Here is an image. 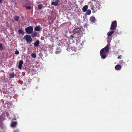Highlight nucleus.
<instances>
[{
	"label": "nucleus",
	"instance_id": "cd10ccee",
	"mask_svg": "<svg viewBox=\"0 0 132 132\" xmlns=\"http://www.w3.org/2000/svg\"><path fill=\"white\" fill-rule=\"evenodd\" d=\"M70 37L72 39L74 38L73 36L72 35H71L70 36Z\"/></svg>",
	"mask_w": 132,
	"mask_h": 132
},
{
	"label": "nucleus",
	"instance_id": "4468645a",
	"mask_svg": "<svg viewBox=\"0 0 132 132\" xmlns=\"http://www.w3.org/2000/svg\"><path fill=\"white\" fill-rule=\"evenodd\" d=\"M32 33L31 36L32 38L36 37L37 35V32L36 31H34Z\"/></svg>",
	"mask_w": 132,
	"mask_h": 132
},
{
	"label": "nucleus",
	"instance_id": "423d86ee",
	"mask_svg": "<svg viewBox=\"0 0 132 132\" xmlns=\"http://www.w3.org/2000/svg\"><path fill=\"white\" fill-rule=\"evenodd\" d=\"M59 2V0H56L55 2H52L51 4L52 5H54L56 6L58 5Z\"/></svg>",
	"mask_w": 132,
	"mask_h": 132
},
{
	"label": "nucleus",
	"instance_id": "4be33fe9",
	"mask_svg": "<svg viewBox=\"0 0 132 132\" xmlns=\"http://www.w3.org/2000/svg\"><path fill=\"white\" fill-rule=\"evenodd\" d=\"M91 13V11L90 10H88L87 11L86 14L88 15H89Z\"/></svg>",
	"mask_w": 132,
	"mask_h": 132
},
{
	"label": "nucleus",
	"instance_id": "a878e982",
	"mask_svg": "<svg viewBox=\"0 0 132 132\" xmlns=\"http://www.w3.org/2000/svg\"><path fill=\"white\" fill-rule=\"evenodd\" d=\"M19 53V52L18 51H16L15 52V54L16 55H18Z\"/></svg>",
	"mask_w": 132,
	"mask_h": 132
},
{
	"label": "nucleus",
	"instance_id": "393cba45",
	"mask_svg": "<svg viewBox=\"0 0 132 132\" xmlns=\"http://www.w3.org/2000/svg\"><path fill=\"white\" fill-rule=\"evenodd\" d=\"M3 50V47L2 44H0V50L1 51Z\"/></svg>",
	"mask_w": 132,
	"mask_h": 132
},
{
	"label": "nucleus",
	"instance_id": "a211bd4d",
	"mask_svg": "<svg viewBox=\"0 0 132 132\" xmlns=\"http://www.w3.org/2000/svg\"><path fill=\"white\" fill-rule=\"evenodd\" d=\"M26 4H25L24 5H23V7H25L27 9L29 10L31 9V7L30 6H26Z\"/></svg>",
	"mask_w": 132,
	"mask_h": 132
},
{
	"label": "nucleus",
	"instance_id": "f3484780",
	"mask_svg": "<svg viewBox=\"0 0 132 132\" xmlns=\"http://www.w3.org/2000/svg\"><path fill=\"white\" fill-rule=\"evenodd\" d=\"M95 20V18L93 16H91L90 18V20L91 22H94Z\"/></svg>",
	"mask_w": 132,
	"mask_h": 132
},
{
	"label": "nucleus",
	"instance_id": "2eb2a0df",
	"mask_svg": "<svg viewBox=\"0 0 132 132\" xmlns=\"http://www.w3.org/2000/svg\"><path fill=\"white\" fill-rule=\"evenodd\" d=\"M104 49V50H105V51L106 52H108L109 51V48L108 47L106 46L104 48H103Z\"/></svg>",
	"mask_w": 132,
	"mask_h": 132
},
{
	"label": "nucleus",
	"instance_id": "2f4dec72",
	"mask_svg": "<svg viewBox=\"0 0 132 132\" xmlns=\"http://www.w3.org/2000/svg\"><path fill=\"white\" fill-rule=\"evenodd\" d=\"M91 9H92V10H94V9H93L94 8H93V7H92Z\"/></svg>",
	"mask_w": 132,
	"mask_h": 132
},
{
	"label": "nucleus",
	"instance_id": "5701e85b",
	"mask_svg": "<svg viewBox=\"0 0 132 132\" xmlns=\"http://www.w3.org/2000/svg\"><path fill=\"white\" fill-rule=\"evenodd\" d=\"M38 9L39 10H41L42 9L43 7V6L41 4L38 5Z\"/></svg>",
	"mask_w": 132,
	"mask_h": 132
},
{
	"label": "nucleus",
	"instance_id": "b1692460",
	"mask_svg": "<svg viewBox=\"0 0 132 132\" xmlns=\"http://www.w3.org/2000/svg\"><path fill=\"white\" fill-rule=\"evenodd\" d=\"M73 31L74 32H75L76 33V32H80V30H77L76 29H74L73 30Z\"/></svg>",
	"mask_w": 132,
	"mask_h": 132
},
{
	"label": "nucleus",
	"instance_id": "dca6fc26",
	"mask_svg": "<svg viewBox=\"0 0 132 132\" xmlns=\"http://www.w3.org/2000/svg\"><path fill=\"white\" fill-rule=\"evenodd\" d=\"M17 124V123L16 122H12L11 125V126L12 127H14Z\"/></svg>",
	"mask_w": 132,
	"mask_h": 132
},
{
	"label": "nucleus",
	"instance_id": "9d476101",
	"mask_svg": "<svg viewBox=\"0 0 132 132\" xmlns=\"http://www.w3.org/2000/svg\"><path fill=\"white\" fill-rule=\"evenodd\" d=\"M18 33L21 34L22 35H23L24 34V32L23 30H22V29H19L18 31Z\"/></svg>",
	"mask_w": 132,
	"mask_h": 132
},
{
	"label": "nucleus",
	"instance_id": "bb28decb",
	"mask_svg": "<svg viewBox=\"0 0 132 132\" xmlns=\"http://www.w3.org/2000/svg\"><path fill=\"white\" fill-rule=\"evenodd\" d=\"M61 52V50L60 51H57L56 52V54L59 53Z\"/></svg>",
	"mask_w": 132,
	"mask_h": 132
},
{
	"label": "nucleus",
	"instance_id": "6e6552de",
	"mask_svg": "<svg viewBox=\"0 0 132 132\" xmlns=\"http://www.w3.org/2000/svg\"><path fill=\"white\" fill-rule=\"evenodd\" d=\"M121 68V66L120 64H117L115 67V69L116 70H120Z\"/></svg>",
	"mask_w": 132,
	"mask_h": 132
},
{
	"label": "nucleus",
	"instance_id": "c756f323",
	"mask_svg": "<svg viewBox=\"0 0 132 132\" xmlns=\"http://www.w3.org/2000/svg\"><path fill=\"white\" fill-rule=\"evenodd\" d=\"M41 39L42 40H44V38L43 37H42L41 38Z\"/></svg>",
	"mask_w": 132,
	"mask_h": 132
},
{
	"label": "nucleus",
	"instance_id": "ddd939ff",
	"mask_svg": "<svg viewBox=\"0 0 132 132\" xmlns=\"http://www.w3.org/2000/svg\"><path fill=\"white\" fill-rule=\"evenodd\" d=\"M88 9V5H85L82 8V11L84 12L86 11Z\"/></svg>",
	"mask_w": 132,
	"mask_h": 132
},
{
	"label": "nucleus",
	"instance_id": "aec40b11",
	"mask_svg": "<svg viewBox=\"0 0 132 132\" xmlns=\"http://www.w3.org/2000/svg\"><path fill=\"white\" fill-rule=\"evenodd\" d=\"M14 19L15 21L17 22L19 19V17L18 16H15L14 17Z\"/></svg>",
	"mask_w": 132,
	"mask_h": 132
},
{
	"label": "nucleus",
	"instance_id": "c85d7f7f",
	"mask_svg": "<svg viewBox=\"0 0 132 132\" xmlns=\"http://www.w3.org/2000/svg\"><path fill=\"white\" fill-rule=\"evenodd\" d=\"M121 55H120L118 57V59H121Z\"/></svg>",
	"mask_w": 132,
	"mask_h": 132
},
{
	"label": "nucleus",
	"instance_id": "39448f33",
	"mask_svg": "<svg viewBox=\"0 0 132 132\" xmlns=\"http://www.w3.org/2000/svg\"><path fill=\"white\" fill-rule=\"evenodd\" d=\"M96 8L98 9L99 10L101 8V6L100 5V3L98 1H97L95 5Z\"/></svg>",
	"mask_w": 132,
	"mask_h": 132
},
{
	"label": "nucleus",
	"instance_id": "9b49d317",
	"mask_svg": "<svg viewBox=\"0 0 132 132\" xmlns=\"http://www.w3.org/2000/svg\"><path fill=\"white\" fill-rule=\"evenodd\" d=\"M34 29L35 30L37 31H40L41 30V27L40 26H37Z\"/></svg>",
	"mask_w": 132,
	"mask_h": 132
},
{
	"label": "nucleus",
	"instance_id": "f03ea898",
	"mask_svg": "<svg viewBox=\"0 0 132 132\" xmlns=\"http://www.w3.org/2000/svg\"><path fill=\"white\" fill-rule=\"evenodd\" d=\"M24 38L27 43H31L32 41V39L31 38V37L29 35L24 36Z\"/></svg>",
	"mask_w": 132,
	"mask_h": 132
},
{
	"label": "nucleus",
	"instance_id": "1a4fd4ad",
	"mask_svg": "<svg viewBox=\"0 0 132 132\" xmlns=\"http://www.w3.org/2000/svg\"><path fill=\"white\" fill-rule=\"evenodd\" d=\"M40 44V42L39 40H37L34 43V46H35L38 47Z\"/></svg>",
	"mask_w": 132,
	"mask_h": 132
},
{
	"label": "nucleus",
	"instance_id": "f257e3e1",
	"mask_svg": "<svg viewBox=\"0 0 132 132\" xmlns=\"http://www.w3.org/2000/svg\"><path fill=\"white\" fill-rule=\"evenodd\" d=\"M33 30V28L31 26H29L26 27L25 29V31L28 34H30L32 33Z\"/></svg>",
	"mask_w": 132,
	"mask_h": 132
},
{
	"label": "nucleus",
	"instance_id": "f8f14e48",
	"mask_svg": "<svg viewBox=\"0 0 132 132\" xmlns=\"http://www.w3.org/2000/svg\"><path fill=\"white\" fill-rule=\"evenodd\" d=\"M114 31L113 30L112 31H110L109 32L107 33V35L108 37H110L111 36V35L114 33Z\"/></svg>",
	"mask_w": 132,
	"mask_h": 132
},
{
	"label": "nucleus",
	"instance_id": "7ed1b4c3",
	"mask_svg": "<svg viewBox=\"0 0 132 132\" xmlns=\"http://www.w3.org/2000/svg\"><path fill=\"white\" fill-rule=\"evenodd\" d=\"M117 26V21L116 20L114 21L112 23L110 29L112 30H114L116 28Z\"/></svg>",
	"mask_w": 132,
	"mask_h": 132
},
{
	"label": "nucleus",
	"instance_id": "20e7f679",
	"mask_svg": "<svg viewBox=\"0 0 132 132\" xmlns=\"http://www.w3.org/2000/svg\"><path fill=\"white\" fill-rule=\"evenodd\" d=\"M100 54L101 58L103 59H104L106 57V53L104 51L103 49H102L101 50Z\"/></svg>",
	"mask_w": 132,
	"mask_h": 132
},
{
	"label": "nucleus",
	"instance_id": "412c9836",
	"mask_svg": "<svg viewBox=\"0 0 132 132\" xmlns=\"http://www.w3.org/2000/svg\"><path fill=\"white\" fill-rule=\"evenodd\" d=\"M31 56L32 58H35L36 57V55L35 53H32L31 54Z\"/></svg>",
	"mask_w": 132,
	"mask_h": 132
},
{
	"label": "nucleus",
	"instance_id": "0eeeda50",
	"mask_svg": "<svg viewBox=\"0 0 132 132\" xmlns=\"http://www.w3.org/2000/svg\"><path fill=\"white\" fill-rule=\"evenodd\" d=\"M23 63V62L22 60H21L19 61L18 68L20 69H21L22 67Z\"/></svg>",
	"mask_w": 132,
	"mask_h": 132
},
{
	"label": "nucleus",
	"instance_id": "6ab92c4d",
	"mask_svg": "<svg viewBox=\"0 0 132 132\" xmlns=\"http://www.w3.org/2000/svg\"><path fill=\"white\" fill-rule=\"evenodd\" d=\"M10 78H13L14 77V72L12 73L9 75Z\"/></svg>",
	"mask_w": 132,
	"mask_h": 132
},
{
	"label": "nucleus",
	"instance_id": "7c9ffc66",
	"mask_svg": "<svg viewBox=\"0 0 132 132\" xmlns=\"http://www.w3.org/2000/svg\"><path fill=\"white\" fill-rule=\"evenodd\" d=\"M2 3V0H0V3Z\"/></svg>",
	"mask_w": 132,
	"mask_h": 132
}]
</instances>
